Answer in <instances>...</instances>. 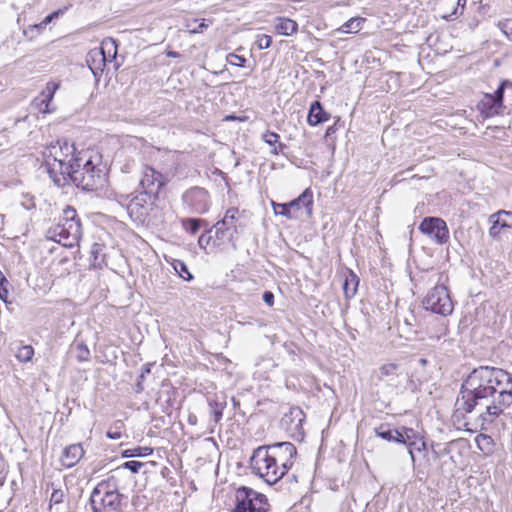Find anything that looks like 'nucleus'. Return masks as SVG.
Segmentation results:
<instances>
[{
  "label": "nucleus",
  "mask_w": 512,
  "mask_h": 512,
  "mask_svg": "<svg viewBox=\"0 0 512 512\" xmlns=\"http://www.w3.org/2000/svg\"><path fill=\"white\" fill-rule=\"evenodd\" d=\"M142 390H143V387L141 386L140 381H139L137 384V391L140 392Z\"/></svg>",
  "instance_id": "59"
},
{
  "label": "nucleus",
  "mask_w": 512,
  "mask_h": 512,
  "mask_svg": "<svg viewBox=\"0 0 512 512\" xmlns=\"http://www.w3.org/2000/svg\"><path fill=\"white\" fill-rule=\"evenodd\" d=\"M512 407V389L498 390L496 395L492 398L491 403L487 406V410L480 413V417L484 422H492L495 417L504 413L506 409Z\"/></svg>",
  "instance_id": "16"
},
{
  "label": "nucleus",
  "mask_w": 512,
  "mask_h": 512,
  "mask_svg": "<svg viewBox=\"0 0 512 512\" xmlns=\"http://www.w3.org/2000/svg\"><path fill=\"white\" fill-rule=\"evenodd\" d=\"M210 24L211 21L207 22L206 19H202L201 21H199L198 19H193L187 24V27L190 33H203L204 30L207 29Z\"/></svg>",
  "instance_id": "36"
},
{
  "label": "nucleus",
  "mask_w": 512,
  "mask_h": 512,
  "mask_svg": "<svg viewBox=\"0 0 512 512\" xmlns=\"http://www.w3.org/2000/svg\"><path fill=\"white\" fill-rule=\"evenodd\" d=\"M280 136L272 131H266L262 135V140L268 144L269 146H272L273 148L276 146V144L279 141Z\"/></svg>",
  "instance_id": "40"
},
{
  "label": "nucleus",
  "mask_w": 512,
  "mask_h": 512,
  "mask_svg": "<svg viewBox=\"0 0 512 512\" xmlns=\"http://www.w3.org/2000/svg\"><path fill=\"white\" fill-rule=\"evenodd\" d=\"M23 206H24L26 209H30V208L34 207L33 199H32V198H30V199H29V202L23 203Z\"/></svg>",
  "instance_id": "53"
},
{
  "label": "nucleus",
  "mask_w": 512,
  "mask_h": 512,
  "mask_svg": "<svg viewBox=\"0 0 512 512\" xmlns=\"http://www.w3.org/2000/svg\"><path fill=\"white\" fill-rule=\"evenodd\" d=\"M153 453V448L148 446H137L125 449L121 452L123 458L146 457Z\"/></svg>",
  "instance_id": "30"
},
{
  "label": "nucleus",
  "mask_w": 512,
  "mask_h": 512,
  "mask_svg": "<svg viewBox=\"0 0 512 512\" xmlns=\"http://www.w3.org/2000/svg\"><path fill=\"white\" fill-rule=\"evenodd\" d=\"M142 373H144V374H145V373H150V368H149V366H148V365H146V366L144 367V369H143V372H142Z\"/></svg>",
  "instance_id": "57"
},
{
  "label": "nucleus",
  "mask_w": 512,
  "mask_h": 512,
  "mask_svg": "<svg viewBox=\"0 0 512 512\" xmlns=\"http://www.w3.org/2000/svg\"><path fill=\"white\" fill-rule=\"evenodd\" d=\"M263 301L268 305V306H273L274 304V294L271 292V291H265L263 293Z\"/></svg>",
  "instance_id": "47"
},
{
  "label": "nucleus",
  "mask_w": 512,
  "mask_h": 512,
  "mask_svg": "<svg viewBox=\"0 0 512 512\" xmlns=\"http://www.w3.org/2000/svg\"><path fill=\"white\" fill-rule=\"evenodd\" d=\"M508 86L511 87L512 83L509 80H503L499 84L496 91L494 93H492L493 97H495L498 101L503 103L504 92H505L506 87H508Z\"/></svg>",
  "instance_id": "39"
},
{
  "label": "nucleus",
  "mask_w": 512,
  "mask_h": 512,
  "mask_svg": "<svg viewBox=\"0 0 512 512\" xmlns=\"http://www.w3.org/2000/svg\"><path fill=\"white\" fill-rule=\"evenodd\" d=\"M67 9H68L67 7H64V8H60V9L50 13L42 20V24L47 26L55 19H58L60 16H62L66 12Z\"/></svg>",
  "instance_id": "43"
},
{
  "label": "nucleus",
  "mask_w": 512,
  "mask_h": 512,
  "mask_svg": "<svg viewBox=\"0 0 512 512\" xmlns=\"http://www.w3.org/2000/svg\"><path fill=\"white\" fill-rule=\"evenodd\" d=\"M60 83L50 81L46 84L45 88L41 91L40 95L33 101V105L37 107L41 113H51L54 108H50L56 91L59 89Z\"/></svg>",
  "instance_id": "18"
},
{
  "label": "nucleus",
  "mask_w": 512,
  "mask_h": 512,
  "mask_svg": "<svg viewBox=\"0 0 512 512\" xmlns=\"http://www.w3.org/2000/svg\"><path fill=\"white\" fill-rule=\"evenodd\" d=\"M168 56H170V57H177L178 53L177 52H169Z\"/></svg>",
  "instance_id": "58"
},
{
  "label": "nucleus",
  "mask_w": 512,
  "mask_h": 512,
  "mask_svg": "<svg viewBox=\"0 0 512 512\" xmlns=\"http://www.w3.org/2000/svg\"><path fill=\"white\" fill-rule=\"evenodd\" d=\"M243 213L244 211L241 212L236 207L226 210L224 217L213 226L215 237L219 242H230L235 246L236 236L242 233L246 227L242 221Z\"/></svg>",
  "instance_id": "8"
},
{
  "label": "nucleus",
  "mask_w": 512,
  "mask_h": 512,
  "mask_svg": "<svg viewBox=\"0 0 512 512\" xmlns=\"http://www.w3.org/2000/svg\"><path fill=\"white\" fill-rule=\"evenodd\" d=\"M181 223L186 232L194 235L200 230L202 225L206 224V221L200 218H186Z\"/></svg>",
  "instance_id": "33"
},
{
  "label": "nucleus",
  "mask_w": 512,
  "mask_h": 512,
  "mask_svg": "<svg viewBox=\"0 0 512 512\" xmlns=\"http://www.w3.org/2000/svg\"><path fill=\"white\" fill-rule=\"evenodd\" d=\"M164 185L163 176L150 166H145L142 170V176L139 182L140 192L158 197L161 187Z\"/></svg>",
  "instance_id": "17"
},
{
  "label": "nucleus",
  "mask_w": 512,
  "mask_h": 512,
  "mask_svg": "<svg viewBox=\"0 0 512 512\" xmlns=\"http://www.w3.org/2000/svg\"><path fill=\"white\" fill-rule=\"evenodd\" d=\"M48 486L53 489L49 501V509H51L52 505H58L64 501L65 491L61 487H56L54 483H50Z\"/></svg>",
  "instance_id": "35"
},
{
  "label": "nucleus",
  "mask_w": 512,
  "mask_h": 512,
  "mask_svg": "<svg viewBox=\"0 0 512 512\" xmlns=\"http://www.w3.org/2000/svg\"><path fill=\"white\" fill-rule=\"evenodd\" d=\"M214 228H210L209 230H207L205 233L201 234L199 239H198V244L200 246V248L202 249H206L207 246L210 244L211 240H212V236H211V232Z\"/></svg>",
  "instance_id": "44"
},
{
  "label": "nucleus",
  "mask_w": 512,
  "mask_h": 512,
  "mask_svg": "<svg viewBox=\"0 0 512 512\" xmlns=\"http://www.w3.org/2000/svg\"><path fill=\"white\" fill-rule=\"evenodd\" d=\"M481 436H482L483 440H487L488 439V437L485 436V435H481Z\"/></svg>",
  "instance_id": "62"
},
{
  "label": "nucleus",
  "mask_w": 512,
  "mask_h": 512,
  "mask_svg": "<svg viewBox=\"0 0 512 512\" xmlns=\"http://www.w3.org/2000/svg\"><path fill=\"white\" fill-rule=\"evenodd\" d=\"M398 368L399 366L395 363L382 365L378 370L377 379L389 385L397 386L396 379L398 378Z\"/></svg>",
  "instance_id": "24"
},
{
  "label": "nucleus",
  "mask_w": 512,
  "mask_h": 512,
  "mask_svg": "<svg viewBox=\"0 0 512 512\" xmlns=\"http://www.w3.org/2000/svg\"><path fill=\"white\" fill-rule=\"evenodd\" d=\"M457 4H458V6H461L463 8L466 4V0H458Z\"/></svg>",
  "instance_id": "56"
},
{
  "label": "nucleus",
  "mask_w": 512,
  "mask_h": 512,
  "mask_svg": "<svg viewBox=\"0 0 512 512\" xmlns=\"http://www.w3.org/2000/svg\"><path fill=\"white\" fill-rule=\"evenodd\" d=\"M0 480H1V485H3L5 482V471H4V464L1 459H0Z\"/></svg>",
  "instance_id": "51"
},
{
  "label": "nucleus",
  "mask_w": 512,
  "mask_h": 512,
  "mask_svg": "<svg viewBox=\"0 0 512 512\" xmlns=\"http://www.w3.org/2000/svg\"><path fill=\"white\" fill-rule=\"evenodd\" d=\"M374 433L385 441L405 445L414 469L416 468L415 453L427 451L424 437L413 428L406 426L394 427L392 424L382 423L374 428Z\"/></svg>",
  "instance_id": "5"
},
{
  "label": "nucleus",
  "mask_w": 512,
  "mask_h": 512,
  "mask_svg": "<svg viewBox=\"0 0 512 512\" xmlns=\"http://www.w3.org/2000/svg\"><path fill=\"white\" fill-rule=\"evenodd\" d=\"M422 304L426 310L442 316H448L454 310L449 290L443 284L436 285L430 289L423 299Z\"/></svg>",
  "instance_id": "11"
},
{
  "label": "nucleus",
  "mask_w": 512,
  "mask_h": 512,
  "mask_svg": "<svg viewBox=\"0 0 512 512\" xmlns=\"http://www.w3.org/2000/svg\"><path fill=\"white\" fill-rule=\"evenodd\" d=\"M305 421V414L299 407H291L287 413L283 415L280 420V426L284 429L290 437L295 440H302L305 433L303 423Z\"/></svg>",
  "instance_id": "14"
},
{
  "label": "nucleus",
  "mask_w": 512,
  "mask_h": 512,
  "mask_svg": "<svg viewBox=\"0 0 512 512\" xmlns=\"http://www.w3.org/2000/svg\"><path fill=\"white\" fill-rule=\"evenodd\" d=\"M81 236V222L76 210L71 206H67L63 210V217L59 223L49 227L46 231L47 239L69 248L74 247Z\"/></svg>",
  "instance_id": "6"
},
{
  "label": "nucleus",
  "mask_w": 512,
  "mask_h": 512,
  "mask_svg": "<svg viewBox=\"0 0 512 512\" xmlns=\"http://www.w3.org/2000/svg\"><path fill=\"white\" fill-rule=\"evenodd\" d=\"M144 376H145V375H144V373H142V374L139 376L140 381H143V380H144Z\"/></svg>",
  "instance_id": "60"
},
{
  "label": "nucleus",
  "mask_w": 512,
  "mask_h": 512,
  "mask_svg": "<svg viewBox=\"0 0 512 512\" xmlns=\"http://www.w3.org/2000/svg\"><path fill=\"white\" fill-rule=\"evenodd\" d=\"M364 21L365 19L361 17L351 18L341 26L340 31L346 34L357 33L361 30Z\"/></svg>",
  "instance_id": "32"
},
{
  "label": "nucleus",
  "mask_w": 512,
  "mask_h": 512,
  "mask_svg": "<svg viewBox=\"0 0 512 512\" xmlns=\"http://www.w3.org/2000/svg\"><path fill=\"white\" fill-rule=\"evenodd\" d=\"M421 363H422V364H425V363H426V360H425V359H421Z\"/></svg>",
  "instance_id": "63"
},
{
  "label": "nucleus",
  "mask_w": 512,
  "mask_h": 512,
  "mask_svg": "<svg viewBox=\"0 0 512 512\" xmlns=\"http://www.w3.org/2000/svg\"><path fill=\"white\" fill-rule=\"evenodd\" d=\"M105 245L103 243H93L90 250L91 264L94 268L102 269L107 266L104 253Z\"/></svg>",
  "instance_id": "25"
},
{
  "label": "nucleus",
  "mask_w": 512,
  "mask_h": 512,
  "mask_svg": "<svg viewBox=\"0 0 512 512\" xmlns=\"http://www.w3.org/2000/svg\"><path fill=\"white\" fill-rule=\"evenodd\" d=\"M503 214H506V210H499L491 214L488 218V221L491 224L488 233L494 240H498L500 238V232L502 229L512 227V223L504 219Z\"/></svg>",
  "instance_id": "20"
},
{
  "label": "nucleus",
  "mask_w": 512,
  "mask_h": 512,
  "mask_svg": "<svg viewBox=\"0 0 512 512\" xmlns=\"http://www.w3.org/2000/svg\"><path fill=\"white\" fill-rule=\"evenodd\" d=\"M35 351L31 345L24 344L20 341L17 344L15 350V357L20 363H28L31 362L34 357Z\"/></svg>",
  "instance_id": "29"
},
{
  "label": "nucleus",
  "mask_w": 512,
  "mask_h": 512,
  "mask_svg": "<svg viewBox=\"0 0 512 512\" xmlns=\"http://www.w3.org/2000/svg\"><path fill=\"white\" fill-rule=\"evenodd\" d=\"M45 27H46V26H45V25H43V24H42V21H41V22H40V23H38V24H34V25L29 26V29H30L31 31H34V30H35L37 33H40L43 29H45Z\"/></svg>",
  "instance_id": "50"
},
{
  "label": "nucleus",
  "mask_w": 512,
  "mask_h": 512,
  "mask_svg": "<svg viewBox=\"0 0 512 512\" xmlns=\"http://www.w3.org/2000/svg\"><path fill=\"white\" fill-rule=\"evenodd\" d=\"M478 108L481 113L485 114L487 117H492L501 114L504 105L502 102L493 97L492 94L486 93L480 100Z\"/></svg>",
  "instance_id": "22"
},
{
  "label": "nucleus",
  "mask_w": 512,
  "mask_h": 512,
  "mask_svg": "<svg viewBox=\"0 0 512 512\" xmlns=\"http://www.w3.org/2000/svg\"><path fill=\"white\" fill-rule=\"evenodd\" d=\"M143 466H144V463H142L140 461L130 460V461L124 462L117 469H127V470H130L132 473H138Z\"/></svg>",
  "instance_id": "38"
},
{
  "label": "nucleus",
  "mask_w": 512,
  "mask_h": 512,
  "mask_svg": "<svg viewBox=\"0 0 512 512\" xmlns=\"http://www.w3.org/2000/svg\"><path fill=\"white\" fill-rule=\"evenodd\" d=\"M227 61L230 65L244 67L247 60L243 56L237 55L235 53H230L227 56Z\"/></svg>",
  "instance_id": "41"
},
{
  "label": "nucleus",
  "mask_w": 512,
  "mask_h": 512,
  "mask_svg": "<svg viewBox=\"0 0 512 512\" xmlns=\"http://www.w3.org/2000/svg\"><path fill=\"white\" fill-rule=\"evenodd\" d=\"M287 148V146L281 142L278 141L276 146L272 148L271 153L274 155H278L280 153H284V150Z\"/></svg>",
  "instance_id": "48"
},
{
  "label": "nucleus",
  "mask_w": 512,
  "mask_h": 512,
  "mask_svg": "<svg viewBox=\"0 0 512 512\" xmlns=\"http://www.w3.org/2000/svg\"><path fill=\"white\" fill-rule=\"evenodd\" d=\"M256 44L260 50L267 49L272 44V38H271V36L266 35V34L258 35Z\"/></svg>",
  "instance_id": "42"
},
{
  "label": "nucleus",
  "mask_w": 512,
  "mask_h": 512,
  "mask_svg": "<svg viewBox=\"0 0 512 512\" xmlns=\"http://www.w3.org/2000/svg\"><path fill=\"white\" fill-rule=\"evenodd\" d=\"M208 404L214 423H219L223 417V411L227 406L225 397L219 398L218 396H215L214 398H209Z\"/></svg>",
  "instance_id": "26"
},
{
  "label": "nucleus",
  "mask_w": 512,
  "mask_h": 512,
  "mask_svg": "<svg viewBox=\"0 0 512 512\" xmlns=\"http://www.w3.org/2000/svg\"><path fill=\"white\" fill-rule=\"evenodd\" d=\"M277 21L275 29L280 35L290 36L298 30L297 22L290 18L279 17Z\"/></svg>",
  "instance_id": "28"
},
{
  "label": "nucleus",
  "mask_w": 512,
  "mask_h": 512,
  "mask_svg": "<svg viewBox=\"0 0 512 512\" xmlns=\"http://www.w3.org/2000/svg\"><path fill=\"white\" fill-rule=\"evenodd\" d=\"M503 217H506L505 219L512 223V211H506V214H503Z\"/></svg>",
  "instance_id": "54"
},
{
  "label": "nucleus",
  "mask_w": 512,
  "mask_h": 512,
  "mask_svg": "<svg viewBox=\"0 0 512 512\" xmlns=\"http://www.w3.org/2000/svg\"><path fill=\"white\" fill-rule=\"evenodd\" d=\"M234 502L231 512H268L270 510L266 495L246 486L236 489Z\"/></svg>",
  "instance_id": "9"
},
{
  "label": "nucleus",
  "mask_w": 512,
  "mask_h": 512,
  "mask_svg": "<svg viewBox=\"0 0 512 512\" xmlns=\"http://www.w3.org/2000/svg\"><path fill=\"white\" fill-rule=\"evenodd\" d=\"M335 131H336V128H335V126H334V125L329 126V127L327 128V130H326V136H330V135H332L333 133H335Z\"/></svg>",
  "instance_id": "52"
},
{
  "label": "nucleus",
  "mask_w": 512,
  "mask_h": 512,
  "mask_svg": "<svg viewBox=\"0 0 512 512\" xmlns=\"http://www.w3.org/2000/svg\"><path fill=\"white\" fill-rule=\"evenodd\" d=\"M174 268L182 279L189 281L193 278L184 262L177 261L174 265Z\"/></svg>",
  "instance_id": "37"
},
{
  "label": "nucleus",
  "mask_w": 512,
  "mask_h": 512,
  "mask_svg": "<svg viewBox=\"0 0 512 512\" xmlns=\"http://www.w3.org/2000/svg\"><path fill=\"white\" fill-rule=\"evenodd\" d=\"M144 376H145V375H144V373H142V374L139 376L140 381H143V380H144Z\"/></svg>",
  "instance_id": "61"
},
{
  "label": "nucleus",
  "mask_w": 512,
  "mask_h": 512,
  "mask_svg": "<svg viewBox=\"0 0 512 512\" xmlns=\"http://www.w3.org/2000/svg\"><path fill=\"white\" fill-rule=\"evenodd\" d=\"M329 119V114L324 110L320 101L316 100L311 103L307 121L311 126L319 125Z\"/></svg>",
  "instance_id": "23"
},
{
  "label": "nucleus",
  "mask_w": 512,
  "mask_h": 512,
  "mask_svg": "<svg viewBox=\"0 0 512 512\" xmlns=\"http://www.w3.org/2000/svg\"><path fill=\"white\" fill-rule=\"evenodd\" d=\"M288 207L291 213L300 216V211L305 208L307 214L310 216L313 209V193L310 188L305 189L297 198L288 202Z\"/></svg>",
  "instance_id": "19"
},
{
  "label": "nucleus",
  "mask_w": 512,
  "mask_h": 512,
  "mask_svg": "<svg viewBox=\"0 0 512 512\" xmlns=\"http://www.w3.org/2000/svg\"><path fill=\"white\" fill-rule=\"evenodd\" d=\"M122 497L115 479L111 477L96 485L89 502L93 512H117L120 509Z\"/></svg>",
  "instance_id": "7"
},
{
  "label": "nucleus",
  "mask_w": 512,
  "mask_h": 512,
  "mask_svg": "<svg viewBox=\"0 0 512 512\" xmlns=\"http://www.w3.org/2000/svg\"><path fill=\"white\" fill-rule=\"evenodd\" d=\"M184 207L191 214H205L210 209V196L206 189L194 186L182 195Z\"/></svg>",
  "instance_id": "12"
},
{
  "label": "nucleus",
  "mask_w": 512,
  "mask_h": 512,
  "mask_svg": "<svg viewBox=\"0 0 512 512\" xmlns=\"http://www.w3.org/2000/svg\"><path fill=\"white\" fill-rule=\"evenodd\" d=\"M156 199L157 197L155 196L148 195L145 192H139L134 196H132V194H121L118 201L119 203L126 205L127 212L134 222L144 224L148 219L149 213L152 210Z\"/></svg>",
  "instance_id": "10"
},
{
  "label": "nucleus",
  "mask_w": 512,
  "mask_h": 512,
  "mask_svg": "<svg viewBox=\"0 0 512 512\" xmlns=\"http://www.w3.org/2000/svg\"><path fill=\"white\" fill-rule=\"evenodd\" d=\"M97 162L88 151H80L75 168L70 170L67 185L73 183L84 191H97L105 186L107 172L105 167L96 157Z\"/></svg>",
  "instance_id": "4"
},
{
  "label": "nucleus",
  "mask_w": 512,
  "mask_h": 512,
  "mask_svg": "<svg viewBox=\"0 0 512 512\" xmlns=\"http://www.w3.org/2000/svg\"><path fill=\"white\" fill-rule=\"evenodd\" d=\"M84 456V449L81 444H71L67 446L61 456V464L66 468L74 467Z\"/></svg>",
  "instance_id": "21"
},
{
  "label": "nucleus",
  "mask_w": 512,
  "mask_h": 512,
  "mask_svg": "<svg viewBox=\"0 0 512 512\" xmlns=\"http://www.w3.org/2000/svg\"><path fill=\"white\" fill-rule=\"evenodd\" d=\"M72 352L75 354V358L79 362H86L90 359V350L83 342L73 343L71 346Z\"/></svg>",
  "instance_id": "31"
},
{
  "label": "nucleus",
  "mask_w": 512,
  "mask_h": 512,
  "mask_svg": "<svg viewBox=\"0 0 512 512\" xmlns=\"http://www.w3.org/2000/svg\"><path fill=\"white\" fill-rule=\"evenodd\" d=\"M106 436H107L109 439L117 440V439H120V438H121V432H120V431H118V430H115V431L108 430V431L106 432Z\"/></svg>",
  "instance_id": "49"
},
{
  "label": "nucleus",
  "mask_w": 512,
  "mask_h": 512,
  "mask_svg": "<svg viewBox=\"0 0 512 512\" xmlns=\"http://www.w3.org/2000/svg\"><path fill=\"white\" fill-rule=\"evenodd\" d=\"M272 207L276 215H281L287 219H297L298 215L291 213L287 203H276L272 201Z\"/></svg>",
  "instance_id": "34"
},
{
  "label": "nucleus",
  "mask_w": 512,
  "mask_h": 512,
  "mask_svg": "<svg viewBox=\"0 0 512 512\" xmlns=\"http://www.w3.org/2000/svg\"><path fill=\"white\" fill-rule=\"evenodd\" d=\"M508 373L499 368L480 366L473 369L461 385L456 401L457 411L471 413L477 407L487 410L497 388Z\"/></svg>",
  "instance_id": "1"
},
{
  "label": "nucleus",
  "mask_w": 512,
  "mask_h": 512,
  "mask_svg": "<svg viewBox=\"0 0 512 512\" xmlns=\"http://www.w3.org/2000/svg\"><path fill=\"white\" fill-rule=\"evenodd\" d=\"M359 281V277L352 270L347 271L343 283V291L346 298L350 299L356 295Z\"/></svg>",
  "instance_id": "27"
},
{
  "label": "nucleus",
  "mask_w": 512,
  "mask_h": 512,
  "mask_svg": "<svg viewBox=\"0 0 512 512\" xmlns=\"http://www.w3.org/2000/svg\"><path fill=\"white\" fill-rule=\"evenodd\" d=\"M9 282L7 281V283H4V282H1L0 283V299L4 302V303H8V295H9Z\"/></svg>",
  "instance_id": "46"
},
{
  "label": "nucleus",
  "mask_w": 512,
  "mask_h": 512,
  "mask_svg": "<svg viewBox=\"0 0 512 512\" xmlns=\"http://www.w3.org/2000/svg\"><path fill=\"white\" fill-rule=\"evenodd\" d=\"M498 27L508 38L512 36V19L499 21Z\"/></svg>",
  "instance_id": "45"
},
{
  "label": "nucleus",
  "mask_w": 512,
  "mask_h": 512,
  "mask_svg": "<svg viewBox=\"0 0 512 512\" xmlns=\"http://www.w3.org/2000/svg\"><path fill=\"white\" fill-rule=\"evenodd\" d=\"M1 282L7 283V279H6V277L4 276V274L0 271V283H1Z\"/></svg>",
  "instance_id": "55"
},
{
  "label": "nucleus",
  "mask_w": 512,
  "mask_h": 512,
  "mask_svg": "<svg viewBox=\"0 0 512 512\" xmlns=\"http://www.w3.org/2000/svg\"><path fill=\"white\" fill-rule=\"evenodd\" d=\"M79 152L68 141H57L43 151L47 173L57 187L67 186L66 176L75 168L74 163H77Z\"/></svg>",
  "instance_id": "3"
},
{
  "label": "nucleus",
  "mask_w": 512,
  "mask_h": 512,
  "mask_svg": "<svg viewBox=\"0 0 512 512\" xmlns=\"http://www.w3.org/2000/svg\"><path fill=\"white\" fill-rule=\"evenodd\" d=\"M419 230L438 244H445L449 240L447 224L439 217H425L419 225Z\"/></svg>",
  "instance_id": "15"
},
{
  "label": "nucleus",
  "mask_w": 512,
  "mask_h": 512,
  "mask_svg": "<svg viewBox=\"0 0 512 512\" xmlns=\"http://www.w3.org/2000/svg\"><path fill=\"white\" fill-rule=\"evenodd\" d=\"M296 455V447L290 442L262 445L254 449L250 457V467L255 475L273 485L292 467Z\"/></svg>",
  "instance_id": "2"
},
{
  "label": "nucleus",
  "mask_w": 512,
  "mask_h": 512,
  "mask_svg": "<svg viewBox=\"0 0 512 512\" xmlns=\"http://www.w3.org/2000/svg\"><path fill=\"white\" fill-rule=\"evenodd\" d=\"M89 55L92 58L90 68L94 75H96L97 71L103 70L102 66L115 60L117 55L116 41L113 38L104 39L101 43V47L93 50Z\"/></svg>",
  "instance_id": "13"
}]
</instances>
